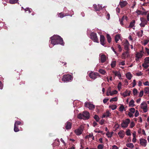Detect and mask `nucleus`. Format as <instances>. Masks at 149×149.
Here are the masks:
<instances>
[{
  "label": "nucleus",
  "instance_id": "nucleus-1",
  "mask_svg": "<svg viewBox=\"0 0 149 149\" xmlns=\"http://www.w3.org/2000/svg\"><path fill=\"white\" fill-rule=\"evenodd\" d=\"M51 43L54 45L60 44L64 45V43L62 38L58 35H54L50 38Z\"/></svg>",
  "mask_w": 149,
  "mask_h": 149
},
{
  "label": "nucleus",
  "instance_id": "nucleus-2",
  "mask_svg": "<svg viewBox=\"0 0 149 149\" xmlns=\"http://www.w3.org/2000/svg\"><path fill=\"white\" fill-rule=\"evenodd\" d=\"M62 80L64 81L68 82L71 81L72 79V76L69 74L63 75L62 78Z\"/></svg>",
  "mask_w": 149,
  "mask_h": 149
},
{
  "label": "nucleus",
  "instance_id": "nucleus-3",
  "mask_svg": "<svg viewBox=\"0 0 149 149\" xmlns=\"http://www.w3.org/2000/svg\"><path fill=\"white\" fill-rule=\"evenodd\" d=\"M90 36L91 39L94 42L97 43L99 42V40L96 33L93 32L91 33L90 34Z\"/></svg>",
  "mask_w": 149,
  "mask_h": 149
},
{
  "label": "nucleus",
  "instance_id": "nucleus-4",
  "mask_svg": "<svg viewBox=\"0 0 149 149\" xmlns=\"http://www.w3.org/2000/svg\"><path fill=\"white\" fill-rule=\"evenodd\" d=\"M130 122V120L129 118L126 119L125 120H123L121 124V127L123 128L127 127Z\"/></svg>",
  "mask_w": 149,
  "mask_h": 149
},
{
  "label": "nucleus",
  "instance_id": "nucleus-5",
  "mask_svg": "<svg viewBox=\"0 0 149 149\" xmlns=\"http://www.w3.org/2000/svg\"><path fill=\"white\" fill-rule=\"evenodd\" d=\"M141 23L139 25L141 27H144L145 25L147 24L148 23V21H147L146 19L144 17H141L140 18Z\"/></svg>",
  "mask_w": 149,
  "mask_h": 149
},
{
  "label": "nucleus",
  "instance_id": "nucleus-6",
  "mask_svg": "<svg viewBox=\"0 0 149 149\" xmlns=\"http://www.w3.org/2000/svg\"><path fill=\"white\" fill-rule=\"evenodd\" d=\"M85 105L86 107L88 108L90 110H93L95 108V106L91 103L89 102H85Z\"/></svg>",
  "mask_w": 149,
  "mask_h": 149
},
{
  "label": "nucleus",
  "instance_id": "nucleus-7",
  "mask_svg": "<svg viewBox=\"0 0 149 149\" xmlns=\"http://www.w3.org/2000/svg\"><path fill=\"white\" fill-rule=\"evenodd\" d=\"M84 127L82 126H80L77 130H76L74 131V132L77 135H80L81 134L83 131Z\"/></svg>",
  "mask_w": 149,
  "mask_h": 149
},
{
  "label": "nucleus",
  "instance_id": "nucleus-8",
  "mask_svg": "<svg viewBox=\"0 0 149 149\" xmlns=\"http://www.w3.org/2000/svg\"><path fill=\"white\" fill-rule=\"evenodd\" d=\"M147 106L146 103L145 102L142 103L141 104V107L143 109L144 112H146L148 109H147Z\"/></svg>",
  "mask_w": 149,
  "mask_h": 149
},
{
  "label": "nucleus",
  "instance_id": "nucleus-9",
  "mask_svg": "<svg viewBox=\"0 0 149 149\" xmlns=\"http://www.w3.org/2000/svg\"><path fill=\"white\" fill-rule=\"evenodd\" d=\"M100 41L101 45L103 46H105L106 42V41L105 40V38L104 36L103 35H100Z\"/></svg>",
  "mask_w": 149,
  "mask_h": 149
},
{
  "label": "nucleus",
  "instance_id": "nucleus-10",
  "mask_svg": "<svg viewBox=\"0 0 149 149\" xmlns=\"http://www.w3.org/2000/svg\"><path fill=\"white\" fill-rule=\"evenodd\" d=\"M99 75L98 73L91 72L89 74V77L91 79H95L97 78V76Z\"/></svg>",
  "mask_w": 149,
  "mask_h": 149
},
{
  "label": "nucleus",
  "instance_id": "nucleus-11",
  "mask_svg": "<svg viewBox=\"0 0 149 149\" xmlns=\"http://www.w3.org/2000/svg\"><path fill=\"white\" fill-rule=\"evenodd\" d=\"M130 56V53L129 51H126L122 53L121 56L122 59H125L127 57H128Z\"/></svg>",
  "mask_w": 149,
  "mask_h": 149
},
{
  "label": "nucleus",
  "instance_id": "nucleus-12",
  "mask_svg": "<svg viewBox=\"0 0 149 149\" xmlns=\"http://www.w3.org/2000/svg\"><path fill=\"white\" fill-rule=\"evenodd\" d=\"M83 114L84 120H88L89 119L90 114L89 112L85 111L83 112Z\"/></svg>",
  "mask_w": 149,
  "mask_h": 149
},
{
  "label": "nucleus",
  "instance_id": "nucleus-13",
  "mask_svg": "<svg viewBox=\"0 0 149 149\" xmlns=\"http://www.w3.org/2000/svg\"><path fill=\"white\" fill-rule=\"evenodd\" d=\"M130 44L127 40H126L124 43V49L126 51H129L130 49L129 48Z\"/></svg>",
  "mask_w": 149,
  "mask_h": 149
},
{
  "label": "nucleus",
  "instance_id": "nucleus-14",
  "mask_svg": "<svg viewBox=\"0 0 149 149\" xmlns=\"http://www.w3.org/2000/svg\"><path fill=\"white\" fill-rule=\"evenodd\" d=\"M140 143L141 145L145 147L147 144V141L144 139H140Z\"/></svg>",
  "mask_w": 149,
  "mask_h": 149
},
{
  "label": "nucleus",
  "instance_id": "nucleus-15",
  "mask_svg": "<svg viewBox=\"0 0 149 149\" xmlns=\"http://www.w3.org/2000/svg\"><path fill=\"white\" fill-rule=\"evenodd\" d=\"M144 52L141 51L139 52H136V57L141 58L143 55Z\"/></svg>",
  "mask_w": 149,
  "mask_h": 149
},
{
  "label": "nucleus",
  "instance_id": "nucleus-16",
  "mask_svg": "<svg viewBox=\"0 0 149 149\" xmlns=\"http://www.w3.org/2000/svg\"><path fill=\"white\" fill-rule=\"evenodd\" d=\"M72 126V123L69 122H67L65 124V127L67 130L71 129Z\"/></svg>",
  "mask_w": 149,
  "mask_h": 149
},
{
  "label": "nucleus",
  "instance_id": "nucleus-17",
  "mask_svg": "<svg viewBox=\"0 0 149 149\" xmlns=\"http://www.w3.org/2000/svg\"><path fill=\"white\" fill-rule=\"evenodd\" d=\"M93 6L95 10L96 11H99L102 8V7L99 5H97L96 4H94Z\"/></svg>",
  "mask_w": 149,
  "mask_h": 149
},
{
  "label": "nucleus",
  "instance_id": "nucleus-18",
  "mask_svg": "<svg viewBox=\"0 0 149 149\" xmlns=\"http://www.w3.org/2000/svg\"><path fill=\"white\" fill-rule=\"evenodd\" d=\"M128 3L126 1H120L119 2V5L121 8H123Z\"/></svg>",
  "mask_w": 149,
  "mask_h": 149
},
{
  "label": "nucleus",
  "instance_id": "nucleus-19",
  "mask_svg": "<svg viewBox=\"0 0 149 149\" xmlns=\"http://www.w3.org/2000/svg\"><path fill=\"white\" fill-rule=\"evenodd\" d=\"M125 133L123 130H120L118 133V135L121 138H123L124 136Z\"/></svg>",
  "mask_w": 149,
  "mask_h": 149
},
{
  "label": "nucleus",
  "instance_id": "nucleus-20",
  "mask_svg": "<svg viewBox=\"0 0 149 149\" xmlns=\"http://www.w3.org/2000/svg\"><path fill=\"white\" fill-rule=\"evenodd\" d=\"M113 73L115 74V76H117L119 79H120L121 78V75L120 72L118 71H114L112 72Z\"/></svg>",
  "mask_w": 149,
  "mask_h": 149
},
{
  "label": "nucleus",
  "instance_id": "nucleus-21",
  "mask_svg": "<svg viewBox=\"0 0 149 149\" xmlns=\"http://www.w3.org/2000/svg\"><path fill=\"white\" fill-rule=\"evenodd\" d=\"M106 59V56L104 54L100 56V62L102 63L104 62Z\"/></svg>",
  "mask_w": 149,
  "mask_h": 149
},
{
  "label": "nucleus",
  "instance_id": "nucleus-22",
  "mask_svg": "<svg viewBox=\"0 0 149 149\" xmlns=\"http://www.w3.org/2000/svg\"><path fill=\"white\" fill-rule=\"evenodd\" d=\"M131 93V91H130L126 90L123 93V95L124 97H126L127 96L130 95Z\"/></svg>",
  "mask_w": 149,
  "mask_h": 149
},
{
  "label": "nucleus",
  "instance_id": "nucleus-23",
  "mask_svg": "<svg viewBox=\"0 0 149 149\" xmlns=\"http://www.w3.org/2000/svg\"><path fill=\"white\" fill-rule=\"evenodd\" d=\"M143 33V30H141L140 31H138L136 33V35L138 36V37L140 38L142 36Z\"/></svg>",
  "mask_w": 149,
  "mask_h": 149
},
{
  "label": "nucleus",
  "instance_id": "nucleus-24",
  "mask_svg": "<svg viewBox=\"0 0 149 149\" xmlns=\"http://www.w3.org/2000/svg\"><path fill=\"white\" fill-rule=\"evenodd\" d=\"M135 23V20H132L131 22L130 23L129 26H128V28H132L134 26V25Z\"/></svg>",
  "mask_w": 149,
  "mask_h": 149
},
{
  "label": "nucleus",
  "instance_id": "nucleus-25",
  "mask_svg": "<svg viewBox=\"0 0 149 149\" xmlns=\"http://www.w3.org/2000/svg\"><path fill=\"white\" fill-rule=\"evenodd\" d=\"M134 101L133 99L132 100L129 102V106L130 107H134L135 106V104H134Z\"/></svg>",
  "mask_w": 149,
  "mask_h": 149
},
{
  "label": "nucleus",
  "instance_id": "nucleus-26",
  "mask_svg": "<svg viewBox=\"0 0 149 149\" xmlns=\"http://www.w3.org/2000/svg\"><path fill=\"white\" fill-rule=\"evenodd\" d=\"M109 90L110 95H112L113 94H116L118 93V91L116 90H115L113 91L112 92H111V88H110H110H109Z\"/></svg>",
  "mask_w": 149,
  "mask_h": 149
},
{
  "label": "nucleus",
  "instance_id": "nucleus-27",
  "mask_svg": "<svg viewBox=\"0 0 149 149\" xmlns=\"http://www.w3.org/2000/svg\"><path fill=\"white\" fill-rule=\"evenodd\" d=\"M126 77L129 80H130L132 76V75L130 72H128L127 73Z\"/></svg>",
  "mask_w": 149,
  "mask_h": 149
},
{
  "label": "nucleus",
  "instance_id": "nucleus-28",
  "mask_svg": "<svg viewBox=\"0 0 149 149\" xmlns=\"http://www.w3.org/2000/svg\"><path fill=\"white\" fill-rule=\"evenodd\" d=\"M126 146L130 148L131 149H133L134 147V145L132 143H130L126 144Z\"/></svg>",
  "mask_w": 149,
  "mask_h": 149
},
{
  "label": "nucleus",
  "instance_id": "nucleus-29",
  "mask_svg": "<svg viewBox=\"0 0 149 149\" xmlns=\"http://www.w3.org/2000/svg\"><path fill=\"white\" fill-rule=\"evenodd\" d=\"M117 106L116 105H112L109 106V108L111 109L112 110L116 109Z\"/></svg>",
  "mask_w": 149,
  "mask_h": 149
},
{
  "label": "nucleus",
  "instance_id": "nucleus-30",
  "mask_svg": "<svg viewBox=\"0 0 149 149\" xmlns=\"http://www.w3.org/2000/svg\"><path fill=\"white\" fill-rule=\"evenodd\" d=\"M18 0H9V3L11 4H13L17 3L18 1Z\"/></svg>",
  "mask_w": 149,
  "mask_h": 149
},
{
  "label": "nucleus",
  "instance_id": "nucleus-31",
  "mask_svg": "<svg viewBox=\"0 0 149 149\" xmlns=\"http://www.w3.org/2000/svg\"><path fill=\"white\" fill-rule=\"evenodd\" d=\"M77 118L79 119H84L83 117V113H79L77 116Z\"/></svg>",
  "mask_w": 149,
  "mask_h": 149
},
{
  "label": "nucleus",
  "instance_id": "nucleus-32",
  "mask_svg": "<svg viewBox=\"0 0 149 149\" xmlns=\"http://www.w3.org/2000/svg\"><path fill=\"white\" fill-rule=\"evenodd\" d=\"M107 38L108 42L109 43H110L111 41V38L109 34H107Z\"/></svg>",
  "mask_w": 149,
  "mask_h": 149
},
{
  "label": "nucleus",
  "instance_id": "nucleus-33",
  "mask_svg": "<svg viewBox=\"0 0 149 149\" xmlns=\"http://www.w3.org/2000/svg\"><path fill=\"white\" fill-rule=\"evenodd\" d=\"M116 61H113L111 62V65L112 68H114L116 66Z\"/></svg>",
  "mask_w": 149,
  "mask_h": 149
},
{
  "label": "nucleus",
  "instance_id": "nucleus-34",
  "mask_svg": "<svg viewBox=\"0 0 149 149\" xmlns=\"http://www.w3.org/2000/svg\"><path fill=\"white\" fill-rule=\"evenodd\" d=\"M118 100V98L117 97H115L113 98H111L110 100V102H116Z\"/></svg>",
  "mask_w": 149,
  "mask_h": 149
},
{
  "label": "nucleus",
  "instance_id": "nucleus-35",
  "mask_svg": "<svg viewBox=\"0 0 149 149\" xmlns=\"http://www.w3.org/2000/svg\"><path fill=\"white\" fill-rule=\"evenodd\" d=\"M99 72L103 75H104L106 73L105 71L102 69H100L99 70Z\"/></svg>",
  "mask_w": 149,
  "mask_h": 149
},
{
  "label": "nucleus",
  "instance_id": "nucleus-36",
  "mask_svg": "<svg viewBox=\"0 0 149 149\" xmlns=\"http://www.w3.org/2000/svg\"><path fill=\"white\" fill-rule=\"evenodd\" d=\"M14 131L15 132H17L19 131V129L18 128V127L17 126H14Z\"/></svg>",
  "mask_w": 149,
  "mask_h": 149
},
{
  "label": "nucleus",
  "instance_id": "nucleus-37",
  "mask_svg": "<svg viewBox=\"0 0 149 149\" xmlns=\"http://www.w3.org/2000/svg\"><path fill=\"white\" fill-rule=\"evenodd\" d=\"M105 114H106V117H109L111 115V113L109 112V111L108 110H107L106 111V112L105 113Z\"/></svg>",
  "mask_w": 149,
  "mask_h": 149
},
{
  "label": "nucleus",
  "instance_id": "nucleus-38",
  "mask_svg": "<svg viewBox=\"0 0 149 149\" xmlns=\"http://www.w3.org/2000/svg\"><path fill=\"white\" fill-rule=\"evenodd\" d=\"M120 38V36L119 35H116L115 37V40L116 42H117Z\"/></svg>",
  "mask_w": 149,
  "mask_h": 149
},
{
  "label": "nucleus",
  "instance_id": "nucleus-39",
  "mask_svg": "<svg viewBox=\"0 0 149 149\" xmlns=\"http://www.w3.org/2000/svg\"><path fill=\"white\" fill-rule=\"evenodd\" d=\"M147 64V63H144L142 64V66L145 69H147L149 67V65Z\"/></svg>",
  "mask_w": 149,
  "mask_h": 149
},
{
  "label": "nucleus",
  "instance_id": "nucleus-40",
  "mask_svg": "<svg viewBox=\"0 0 149 149\" xmlns=\"http://www.w3.org/2000/svg\"><path fill=\"white\" fill-rule=\"evenodd\" d=\"M94 118L96 122H98L100 119L99 116L96 115L94 116Z\"/></svg>",
  "mask_w": 149,
  "mask_h": 149
},
{
  "label": "nucleus",
  "instance_id": "nucleus-41",
  "mask_svg": "<svg viewBox=\"0 0 149 149\" xmlns=\"http://www.w3.org/2000/svg\"><path fill=\"white\" fill-rule=\"evenodd\" d=\"M144 93H149V87H146L144 89Z\"/></svg>",
  "mask_w": 149,
  "mask_h": 149
},
{
  "label": "nucleus",
  "instance_id": "nucleus-42",
  "mask_svg": "<svg viewBox=\"0 0 149 149\" xmlns=\"http://www.w3.org/2000/svg\"><path fill=\"white\" fill-rule=\"evenodd\" d=\"M122 83L121 82H119L118 85V88L119 91L121 88Z\"/></svg>",
  "mask_w": 149,
  "mask_h": 149
},
{
  "label": "nucleus",
  "instance_id": "nucleus-43",
  "mask_svg": "<svg viewBox=\"0 0 149 149\" xmlns=\"http://www.w3.org/2000/svg\"><path fill=\"white\" fill-rule=\"evenodd\" d=\"M144 63H149V57L146 58L144 59Z\"/></svg>",
  "mask_w": 149,
  "mask_h": 149
},
{
  "label": "nucleus",
  "instance_id": "nucleus-44",
  "mask_svg": "<svg viewBox=\"0 0 149 149\" xmlns=\"http://www.w3.org/2000/svg\"><path fill=\"white\" fill-rule=\"evenodd\" d=\"M125 108L123 105L122 104L120 106L119 108V111H123Z\"/></svg>",
  "mask_w": 149,
  "mask_h": 149
},
{
  "label": "nucleus",
  "instance_id": "nucleus-45",
  "mask_svg": "<svg viewBox=\"0 0 149 149\" xmlns=\"http://www.w3.org/2000/svg\"><path fill=\"white\" fill-rule=\"evenodd\" d=\"M130 132V129L127 130L126 132V134L128 136H130L131 135V134Z\"/></svg>",
  "mask_w": 149,
  "mask_h": 149
},
{
  "label": "nucleus",
  "instance_id": "nucleus-46",
  "mask_svg": "<svg viewBox=\"0 0 149 149\" xmlns=\"http://www.w3.org/2000/svg\"><path fill=\"white\" fill-rule=\"evenodd\" d=\"M112 133L111 132H111H108L107 134H106L108 136V137L109 138H110L112 136Z\"/></svg>",
  "mask_w": 149,
  "mask_h": 149
},
{
  "label": "nucleus",
  "instance_id": "nucleus-47",
  "mask_svg": "<svg viewBox=\"0 0 149 149\" xmlns=\"http://www.w3.org/2000/svg\"><path fill=\"white\" fill-rule=\"evenodd\" d=\"M129 110L130 111V112L132 113H134L135 111V109L134 108H132L130 109Z\"/></svg>",
  "mask_w": 149,
  "mask_h": 149
},
{
  "label": "nucleus",
  "instance_id": "nucleus-48",
  "mask_svg": "<svg viewBox=\"0 0 149 149\" xmlns=\"http://www.w3.org/2000/svg\"><path fill=\"white\" fill-rule=\"evenodd\" d=\"M21 124V123L19 121H16L15 122L14 124V125L15 126H17L18 125H20Z\"/></svg>",
  "mask_w": 149,
  "mask_h": 149
},
{
  "label": "nucleus",
  "instance_id": "nucleus-49",
  "mask_svg": "<svg viewBox=\"0 0 149 149\" xmlns=\"http://www.w3.org/2000/svg\"><path fill=\"white\" fill-rule=\"evenodd\" d=\"M149 42V39L145 40H144V42L143 44L144 45H146L147 44V43L148 42Z\"/></svg>",
  "mask_w": 149,
  "mask_h": 149
},
{
  "label": "nucleus",
  "instance_id": "nucleus-50",
  "mask_svg": "<svg viewBox=\"0 0 149 149\" xmlns=\"http://www.w3.org/2000/svg\"><path fill=\"white\" fill-rule=\"evenodd\" d=\"M137 92H138V91H137V89H136V88H134L133 90V93L134 95H136L137 93Z\"/></svg>",
  "mask_w": 149,
  "mask_h": 149
},
{
  "label": "nucleus",
  "instance_id": "nucleus-51",
  "mask_svg": "<svg viewBox=\"0 0 149 149\" xmlns=\"http://www.w3.org/2000/svg\"><path fill=\"white\" fill-rule=\"evenodd\" d=\"M104 147V145L102 144H99L97 147L98 149H102Z\"/></svg>",
  "mask_w": 149,
  "mask_h": 149
},
{
  "label": "nucleus",
  "instance_id": "nucleus-52",
  "mask_svg": "<svg viewBox=\"0 0 149 149\" xmlns=\"http://www.w3.org/2000/svg\"><path fill=\"white\" fill-rule=\"evenodd\" d=\"M135 125V124L134 122L132 121L131 122L130 125V127L131 128H132Z\"/></svg>",
  "mask_w": 149,
  "mask_h": 149
},
{
  "label": "nucleus",
  "instance_id": "nucleus-53",
  "mask_svg": "<svg viewBox=\"0 0 149 149\" xmlns=\"http://www.w3.org/2000/svg\"><path fill=\"white\" fill-rule=\"evenodd\" d=\"M58 16L62 18L64 17L63 14L62 13H61L58 14Z\"/></svg>",
  "mask_w": 149,
  "mask_h": 149
},
{
  "label": "nucleus",
  "instance_id": "nucleus-54",
  "mask_svg": "<svg viewBox=\"0 0 149 149\" xmlns=\"http://www.w3.org/2000/svg\"><path fill=\"white\" fill-rule=\"evenodd\" d=\"M106 15V17L108 20H109L110 18V15L108 13H107Z\"/></svg>",
  "mask_w": 149,
  "mask_h": 149
},
{
  "label": "nucleus",
  "instance_id": "nucleus-55",
  "mask_svg": "<svg viewBox=\"0 0 149 149\" xmlns=\"http://www.w3.org/2000/svg\"><path fill=\"white\" fill-rule=\"evenodd\" d=\"M125 19L126 20H127V17L126 16H123L122 18H121V19H120L121 20L123 21L124 19Z\"/></svg>",
  "mask_w": 149,
  "mask_h": 149
},
{
  "label": "nucleus",
  "instance_id": "nucleus-56",
  "mask_svg": "<svg viewBox=\"0 0 149 149\" xmlns=\"http://www.w3.org/2000/svg\"><path fill=\"white\" fill-rule=\"evenodd\" d=\"M139 112L138 110H136L134 114V116L136 117L138 116L139 115Z\"/></svg>",
  "mask_w": 149,
  "mask_h": 149
},
{
  "label": "nucleus",
  "instance_id": "nucleus-57",
  "mask_svg": "<svg viewBox=\"0 0 149 149\" xmlns=\"http://www.w3.org/2000/svg\"><path fill=\"white\" fill-rule=\"evenodd\" d=\"M143 91L142 90L139 93V96L140 97H142L143 96Z\"/></svg>",
  "mask_w": 149,
  "mask_h": 149
},
{
  "label": "nucleus",
  "instance_id": "nucleus-58",
  "mask_svg": "<svg viewBox=\"0 0 149 149\" xmlns=\"http://www.w3.org/2000/svg\"><path fill=\"white\" fill-rule=\"evenodd\" d=\"M133 84V87H134L136 84V81L135 79H134L133 81V82L132 83Z\"/></svg>",
  "mask_w": 149,
  "mask_h": 149
},
{
  "label": "nucleus",
  "instance_id": "nucleus-59",
  "mask_svg": "<svg viewBox=\"0 0 149 149\" xmlns=\"http://www.w3.org/2000/svg\"><path fill=\"white\" fill-rule=\"evenodd\" d=\"M128 115L130 118L133 117L134 116L133 114L130 112H129L128 113Z\"/></svg>",
  "mask_w": 149,
  "mask_h": 149
},
{
  "label": "nucleus",
  "instance_id": "nucleus-60",
  "mask_svg": "<svg viewBox=\"0 0 149 149\" xmlns=\"http://www.w3.org/2000/svg\"><path fill=\"white\" fill-rule=\"evenodd\" d=\"M109 99H104L103 100V102L104 104H106L107 102L109 100Z\"/></svg>",
  "mask_w": 149,
  "mask_h": 149
},
{
  "label": "nucleus",
  "instance_id": "nucleus-61",
  "mask_svg": "<svg viewBox=\"0 0 149 149\" xmlns=\"http://www.w3.org/2000/svg\"><path fill=\"white\" fill-rule=\"evenodd\" d=\"M118 47L119 49V52H121V51L122 50V49L120 45H118Z\"/></svg>",
  "mask_w": 149,
  "mask_h": 149
},
{
  "label": "nucleus",
  "instance_id": "nucleus-62",
  "mask_svg": "<svg viewBox=\"0 0 149 149\" xmlns=\"http://www.w3.org/2000/svg\"><path fill=\"white\" fill-rule=\"evenodd\" d=\"M142 73L141 72L136 73V75L137 76H140L142 75Z\"/></svg>",
  "mask_w": 149,
  "mask_h": 149
},
{
  "label": "nucleus",
  "instance_id": "nucleus-63",
  "mask_svg": "<svg viewBox=\"0 0 149 149\" xmlns=\"http://www.w3.org/2000/svg\"><path fill=\"white\" fill-rule=\"evenodd\" d=\"M145 49L146 52V53L148 54V55H149V49L147 48H145Z\"/></svg>",
  "mask_w": 149,
  "mask_h": 149
},
{
  "label": "nucleus",
  "instance_id": "nucleus-64",
  "mask_svg": "<svg viewBox=\"0 0 149 149\" xmlns=\"http://www.w3.org/2000/svg\"><path fill=\"white\" fill-rule=\"evenodd\" d=\"M146 20L148 22L149 21V13L147 14Z\"/></svg>",
  "mask_w": 149,
  "mask_h": 149
}]
</instances>
